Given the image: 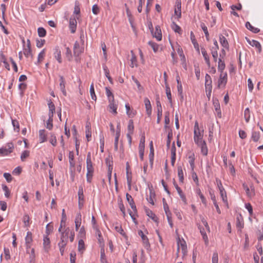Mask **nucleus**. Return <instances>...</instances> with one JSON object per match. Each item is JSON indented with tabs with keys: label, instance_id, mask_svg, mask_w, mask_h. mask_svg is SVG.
I'll return each mask as SVG.
<instances>
[{
	"label": "nucleus",
	"instance_id": "obj_1",
	"mask_svg": "<svg viewBox=\"0 0 263 263\" xmlns=\"http://www.w3.org/2000/svg\"><path fill=\"white\" fill-rule=\"evenodd\" d=\"M69 231L70 230L69 228H67L64 232H62L61 234L60 241L58 243V246L59 247L60 252L62 256L64 255L65 248L67 244Z\"/></svg>",
	"mask_w": 263,
	"mask_h": 263
},
{
	"label": "nucleus",
	"instance_id": "obj_2",
	"mask_svg": "<svg viewBox=\"0 0 263 263\" xmlns=\"http://www.w3.org/2000/svg\"><path fill=\"white\" fill-rule=\"evenodd\" d=\"M84 52V48L80 47V44L78 41H76L74 44L73 46V54L76 57V61H80L79 57Z\"/></svg>",
	"mask_w": 263,
	"mask_h": 263
},
{
	"label": "nucleus",
	"instance_id": "obj_3",
	"mask_svg": "<svg viewBox=\"0 0 263 263\" xmlns=\"http://www.w3.org/2000/svg\"><path fill=\"white\" fill-rule=\"evenodd\" d=\"M175 15L179 20L181 17V1L176 0L174 10Z\"/></svg>",
	"mask_w": 263,
	"mask_h": 263
},
{
	"label": "nucleus",
	"instance_id": "obj_4",
	"mask_svg": "<svg viewBox=\"0 0 263 263\" xmlns=\"http://www.w3.org/2000/svg\"><path fill=\"white\" fill-rule=\"evenodd\" d=\"M156 105L157 107V123L159 124L160 122L162 115V109L159 98L158 97L156 99Z\"/></svg>",
	"mask_w": 263,
	"mask_h": 263
},
{
	"label": "nucleus",
	"instance_id": "obj_5",
	"mask_svg": "<svg viewBox=\"0 0 263 263\" xmlns=\"http://www.w3.org/2000/svg\"><path fill=\"white\" fill-rule=\"evenodd\" d=\"M24 54L26 57L28 58L29 56H31V58H33V54L32 53V50L31 47V43L30 40L28 39L27 40V46L26 47L24 46Z\"/></svg>",
	"mask_w": 263,
	"mask_h": 263
},
{
	"label": "nucleus",
	"instance_id": "obj_6",
	"mask_svg": "<svg viewBox=\"0 0 263 263\" xmlns=\"http://www.w3.org/2000/svg\"><path fill=\"white\" fill-rule=\"evenodd\" d=\"M203 137V134H201L200 131L196 132L194 131V140L195 143L197 145H199L200 143H201L202 141H204V140H202Z\"/></svg>",
	"mask_w": 263,
	"mask_h": 263
},
{
	"label": "nucleus",
	"instance_id": "obj_7",
	"mask_svg": "<svg viewBox=\"0 0 263 263\" xmlns=\"http://www.w3.org/2000/svg\"><path fill=\"white\" fill-rule=\"evenodd\" d=\"M129 164L128 162L126 163V179L127 182L129 190L131 189V183H132V173L129 172Z\"/></svg>",
	"mask_w": 263,
	"mask_h": 263
},
{
	"label": "nucleus",
	"instance_id": "obj_8",
	"mask_svg": "<svg viewBox=\"0 0 263 263\" xmlns=\"http://www.w3.org/2000/svg\"><path fill=\"white\" fill-rule=\"evenodd\" d=\"M77 22L74 17H71L69 20V28L72 33H74L77 29Z\"/></svg>",
	"mask_w": 263,
	"mask_h": 263
},
{
	"label": "nucleus",
	"instance_id": "obj_9",
	"mask_svg": "<svg viewBox=\"0 0 263 263\" xmlns=\"http://www.w3.org/2000/svg\"><path fill=\"white\" fill-rule=\"evenodd\" d=\"M125 108L126 114L129 118H133L137 114V111L133 108H130V105L128 103L125 104Z\"/></svg>",
	"mask_w": 263,
	"mask_h": 263
},
{
	"label": "nucleus",
	"instance_id": "obj_10",
	"mask_svg": "<svg viewBox=\"0 0 263 263\" xmlns=\"http://www.w3.org/2000/svg\"><path fill=\"white\" fill-rule=\"evenodd\" d=\"M213 104L214 106L215 109L217 112V116L220 118L221 116V113L220 111V104L218 100L216 98H213Z\"/></svg>",
	"mask_w": 263,
	"mask_h": 263
},
{
	"label": "nucleus",
	"instance_id": "obj_11",
	"mask_svg": "<svg viewBox=\"0 0 263 263\" xmlns=\"http://www.w3.org/2000/svg\"><path fill=\"white\" fill-rule=\"evenodd\" d=\"M138 234L141 236L143 242L145 246V247L148 248L150 247V244L148 241V239L146 236H145L142 230L138 231Z\"/></svg>",
	"mask_w": 263,
	"mask_h": 263
},
{
	"label": "nucleus",
	"instance_id": "obj_12",
	"mask_svg": "<svg viewBox=\"0 0 263 263\" xmlns=\"http://www.w3.org/2000/svg\"><path fill=\"white\" fill-rule=\"evenodd\" d=\"M59 77H60V88L61 91L62 92V93L63 94V95L64 96H66L67 93H66V91L65 90L66 82H65V79H64V77L62 76H60Z\"/></svg>",
	"mask_w": 263,
	"mask_h": 263
},
{
	"label": "nucleus",
	"instance_id": "obj_13",
	"mask_svg": "<svg viewBox=\"0 0 263 263\" xmlns=\"http://www.w3.org/2000/svg\"><path fill=\"white\" fill-rule=\"evenodd\" d=\"M153 34L154 37H156L157 41H160L162 40V33L160 27L158 25L155 27V31Z\"/></svg>",
	"mask_w": 263,
	"mask_h": 263
},
{
	"label": "nucleus",
	"instance_id": "obj_14",
	"mask_svg": "<svg viewBox=\"0 0 263 263\" xmlns=\"http://www.w3.org/2000/svg\"><path fill=\"white\" fill-rule=\"evenodd\" d=\"M227 82V73L226 72L222 76V73L220 75L219 79L218 81V87L219 88L221 85L224 86Z\"/></svg>",
	"mask_w": 263,
	"mask_h": 263
},
{
	"label": "nucleus",
	"instance_id": "obj_15",
	"mask_svg": "<svg viewBox=\"0 0 263 263\" xmlns=\"http://www.w3.org/2000/svg\"><path fill=\"white\" fill-rule=\"evenodd\" d=\"M109 102L108 107L110 109V111H112L114 114H117V105L115 103L114 98L112 97V100H109Z\"/></svg>",
	"mask_w": 263,
	"mask_h": 263
},
{
	"label": "nucleus",
	"instance_id": "obj_16",
	"mask_svg": "<svg viewBox=\"0 0 263 263\" xmlns=\"http://www.w3.org/2000/svg\"><path fill=\"white\" fill-rule=\"evenodd\" d=\"M144 209L146 215L150 217L152 219H153L155 222H157L158 221V218L156 216V215L152 212V211H151L146 207H145Z\"/></svg>",
	"mask_w": 263,
	"mask_h": 263
},
{
	"label": "nucleus",
	"instance_id": "obj_17",
	"mask_svg": "<svg viewBox=\"0 0 263 263\" xmlns=\"http://www.w3.org/2000/svg\"><path fill=\"white\" fill-rule=\"evenodd\" d=\"M219 42L222 46L225 48L227 49H229V43L227 40V39L223 36L222 34H219Z\"/></svg>",
	"mask_w": 263,
	"mask_h": 263
},
{
	"label": "nucleus",
	"instance_id": "obj_18",
	"mask_svg": "<svg viewBox=\"0 0 263 263\" xmlns=\"http://www.w3.org/2000/svg\"><path fill=\"white\" fill-rule=\"evenodd\" d=\"M86 164L87 170L93 171L94 170L92 166V163L91 160L90 152H88L87 154L86 158Z\"/></svg>",
	"mask_w": 263,
	"mask_h": 263
},
{
	"label": "nucleus",
	"instance_id": "obj_19",
	"mask_svg": "<svg viewBox=\"0 0 263 263\" xmlns=\"http://www.w3.org/2000/svg\"><path fill=\"white\" fill-rule=\"evenodd\" d=\"M144 102L146 108V113L148 116H150L152 114V106L151 102L147 98H144Z\"/></svg>",
	"mask_w": 263,
	"mask_h": 263
},
{
	"label": "nucleus",
	"instance_id": "obj_20",
	"mask_svg": "<svg viewBox=\"0 0 263 263\" xmlns=\"http://www.w3.org/2000/svg\"><path fill=\"white\" fill-rule=\"evenodd\" d=\"M149 196L148 198H146V199L149 203H150L152 205H154V202L153 199L155 198V196H156L155 192L154 191V190L153 189L152 187L151 188L149 187Z\"/></svg>",
	"mask_w": 263,
	"mask_h": 263
},
{
	"label": "nucleus",
	"instance_id": "obj_21",
	"mask_svg": "<svg viewBox=\"0 0 263 263\" xmlns=\"http://www.w3.org/2000/svg\"><path fill=\"white\" fill-rule=\"evenodd\" d=\"M45 129H41L39 130V140L40 143H43L47 141V135L45 133Z\"/></svg>",
	"mask_w": 263,
	"mask_h": 263
},
{
	"label": "nucleus",
	"instance_id": "obj_22",
	"mask_svg": "<svg viewBox=\"0 0 263 263\" xmlns=\"http://www.w3.org/2000/svg\"><path fill=\"white\" fill-rule=\"evenodd\" d=\"M201 53L202 54V55L204 58V59L208 66L209 67H210L211 64H210V58L207 53L206 51L205 50V48L203 47H201Z\"/></svg>",
	"mask_w": 263,
	"mask_h": 263
},
{
	"label": "nucleus",
	"instance_id": "obj_23",
	"mask_svg": "<svg viewBox=\"0 0 263 263\" xmlns=\"http://www.w3.org/2000/svg\"><path fill=\"white\" fill-rule=\"evenodd\" d=\"M32 241V233L31 232H28L25 237V242L26 248L28 249L30 248V243Z\"/></svg>",
	"mask_w": 263,
	"mask_h": 263
},
{
	"label": "nucleus",
	"instance_id": "obj_24",
	"mask_svg": "<svg viewBox=\"0 0 263 263\" xmlns=\"http://www.w3.org/2000/svg\"><path fill=\"white\" fill-rule=\"evenodd\" d=\"M197 145L200 147L201 153L202 155L204 156H206L208 154V150L205 141H202L201 143Z\"/></svg>",
	"mask_w": 263,
	"mask_h": 263
},
{
	"label": "nucleus",
	"instance_id": "obj_25",
	"mask_svg": "<svg viewBox=\"0 0 263 263\" xmlns=\"http://www.w3.org/2000/svg\"><path fill=\"white\" fill-rule=\"evenodd\" d=\"M236 227L241 229L243 228L244 223L243 218L241 214H239L236 218Z\"/></svg>",
	"mask_w": 263,
	"mask_h": 263
},
{
	"label": "nucleus",
	"instance_id": "obj_26",
	"mask_svg": "<svg viewBox=\"0 0 263 263\" xmlns=\"http://www.w3.org/2000/svg\"><path fill=\"white\" fill-rule=\"evenodd\" d=\"M220 196L222 198V201L224 203H225L227 205V206H228V202L227 200V196L226 194V191H225L224 188H222L221 189L219 190Z\"/></svg>",
	"mask_w": 263,
	"mask_h": 263
},
{
	"label": "nucleus",
	"instance_id": "obj_27",
	"mask_svg": "<svg viewBox=\"0 0 263 263\" xmlns=\"http://www.w3.org/2000/svg\"><path fill=\"white\" fill-rule=\"evenodd\" d=\"M54 55L55 58L57 59V60L58 61V62L59 63H61L62 62V58H61V52L58 47H56L55 48L54 52Z\"/></svg>",
	"mask_w": 263,
	"mask_h": 263
},
{
	"label": "nucleus",
	"instance_id": "obj_28",
	"mask_svg": "<svg viewBox=\"0 0 263 263\" xmlns=\"http://www.w3.org/2000/svg\"><path fill=\"white\" fill-rule=\"evenodd\" d=\"M81 217H82V215L80 213H79L77 214V216H76V217L75 219V221H74L76 231H77L78 230V229L79 228V227L81 226V221H82Z\"/></svg>",
	"mask_w": 263,
	"mask_h": 263
},
{
	"label": "nucleus",
	"instance_id": "obj_29",
	"mask_svg": "<svg viewBox=\"0 0 263 263\" xmlns=\"http://www.w3.org/2000/svg\"><path fill=\"white\" fill-rule=\"evenodd\" d=\"M246 27L249 30H250L251 31H252V32L254 33H258L259 31H260V29L257 28H255L254 27H253L250 23V22H246Z\"/></svg>",
	"mask_w": 263,
	"mask_h": 263
},
{
	"label": "nucleus",
	"instance_id": "obj_30",
	"mask_svg": "<svg viewBox=\"0 0 263 263\" xmlns=\"http://www.w3.org/2000/svg\"><path fill=\"white\" fill-rule=\"evenodd\" d=\"M178 176L179 177V182L183 183L184 177L183 172L181 166H178L177 167Z\"/></svg>",
	"mask_w": 263,
	"mask_h": 263
},
{
	"label": "nucleus",
	"instance_id": "obj_31",
	"mask_svg": "<svg viewBox=\"0 0 263 263\" xmlns=\"http://www.w3.org/2000/svg\"><path fill=\"white\" fill-rule=\"evenodd\" d=\"M226 67L224 61L221 58L218 59V70L221 73L223 72Z\"/></svg>",
	"mask_w": 263,
	"mask_h": 263
},
{
	"label": "nucleus",
	"instance_id": "obj_32",
	"mask_svg": "<svg viewBox=\"0 0 263 263\" xmlns=\"http://www.w3.org/2000/svg\"><path fill=\"white\" fill-rule=\"evenodd\" d=\"M131 208L133 210V211L134 212V214H133V212L129 210V214L130 216V217L132 218V219L134 221V222L136 223L137 222H136V219L135 216H138L137 215V209H136V206L135 205V206H134V207H131Z\"/></svg>",
	"mask_w": 263,
	"mask_h": 263
},
{
	"label": "nucleus",
	"instance_id": "obj_33",
	"mask_svg": "<svg viewBox=\"0 0 263 263\" xmlns=\"http://www.w3.org/2000/svg\"><path fill=\"white\" fill-rule=\"evenodd\" d=\"M212 81L210 76L206 74L205 76V87H212Z\"/></svg>",
	"mask_w": 263,
	"mask_h": 263
},
{
	"label": "nucleus",
	"instance_id": "obj_34",
	"mask_svg": "<svg viewBox=\"0 0 263 263\" xmlns=\"http://www.w3.org/2000/svg\"><path fill=\"white\" fill-rule=\"evenodd\" d=\"M48 107H49V114L48 115H52L53 116L54 113L55 112V106L54 103L50 100L48 103Z\"/></svg>",
	"mask_w": 263,
	"mask_h": 263
},
{
	"label": "nucleus",
	"instance_id": "obj_35",
	"mask_svg": "<svg viewBox=\"0 0 263 263\" xmlns=\"http://www.w3.org/2000/svg\"><path fill=\"white\" fill-rule=\"evenodd\" d=\"M251 45L253 47H255L257 49L258 53H260L261 52V45L257 41L252 40Z\"/></svg>",
	"mask_w": 263,
	"mask_h": 263
},
{
	"label": "nucleus",
	"instance_id": "obj_36",
	"mask_svg": "<svg viewBox=\"0 0 263 263\" xmlns=\"http://www.w3.org/2000/svg\"><path fill=\"white\" fill-rule=\"evenodd\" d=\"M86 137L87 138V141H90L89 138L91 137V128L90 126V123H87L86 125Z\"/></svg>",
	"mask_w": 263,
	"mask_h": 263
},
{
	"label": "nucleus",
	"instance_id": "obj_37",
	"mask_svg": "<svg viewBox=\"0 0 263 263\" xmlns=\"http://www.w3.org/2000/svg\"><path fill=\"white\" fill-rule=\"evenodd\" d=\"M12 152V147H10L8 148H1L0 154L3 156L8 155L9 154Z\"/></svg>",
	"mask_w": 263,
	"mask_h": 263
},
{
	"label": "nucleus",
	"instance_id": "obj_38",
	"mask_svg": "<svg viewBox=\"0 0 263 263\" xmlns=\"http://www.w3.org/2000/svg\"><path fill=\"white\" fill-rule=\"evenodd\" d=\"M43 240H44L43 245H44V249H45V251L47 252L48 251V249L50 248V241L49 238L47 236H46L44 237Z\"/></svg>",
	"mask_w": 263,
	"mask_h": 263
},
{
	"label": "nucleus",
	"instance_id": "obj_39",
	"mask_svg": "<svg viewBox=\"0 0 263 263\" xmlns=\"http://www.w3.org/2000/svg\"><path fill=\"white\" fill-rule=\"evenodd\" d=\"M131 53H132V57L130 59V66L133 68L134 66H135L136 67L138 66L137 60L136 55L134 54V52L132 50L131 51Z\"/></svg>",
	"mask_w": 263,
	"mask_h": 263
},
{
	"label": "nucleus",
	"instance_id": "obj_40",
	"mask_svg": "<svg viewBox=\"0 0 263 263\" xmlns=\"http://www.w3.org/2000/svg\"><path fill=\"white\" fill-rule=\"evenodd\" d=\"M172 28L175 32L178 33L179 34L182 33L181 28L174 22L172 23Z\"/></svg>",
	"mask_w": 263,
	"mask_h": 263
},
{
	"label": "nucleus",
	"instance_id": "obj_41",
	"mask_svg": "<svg viewBox=\"0 0 263 263\" xmlns=\"http://www.w3.org/2000/svg\"><path fill=\"white\" fill-rule=\"evenodd\" d=\"M243 189L245 190L248 196L252 197L255 195L254 189H252V192H250L249 187L245 184H243Z\"/></svg>",
	"mask_w": 263,
	"mask_h": 263
},
{
	"label": "nucleus",
	"instance_id": "obj_42",
	"mask_svg": "<svg viewBox=\"0 0 263 263\" xmlns=\"http://www.w3.org/2000/svg\"><path fill=\"white\" fill-rule=\"evenodd\" d=\"M69 159L70 167H74L75 163L74 162V153L72 151L69 153Z\"/></svg>",
	"mask_w": 263,
	"mask_h": 263
},
{
	"label": "nucleus",
	"instance_id": "obj_43",
	"mask_svg": "<svg viewBox=\"0 0 263 263\" xmlns=\"http://www.w3.org/2000/svg\"><path fill=\"white\" fill-rule=\"evenodd\" d=\"M165 88H166V94L167 98L169 101L170 103L172 104V99L171 92L170 88L168 84H166L165 85Z\"/></svg>",
	"mask_w": 263,
	"mask_h": 263
},
{
	"label": "nucleus",
	"instance_id": "obj_44",
	"mask_svg": "<svg viewBox=\"0 0 263 263\" xmlns=\"http://www.w3.org/2000/svg\"><path fill=\"white\" fill-rule=\"evenodd\" d=\"M49 119L47 122L46 128L49 130H51L53 127L52 121L53 116L52 115H48Z\"/></svg>",
	"mask_w": 263,
	"mask_h": 263
},
{
	"label": "nucleus",
	"instance_id": "obj_45",
	"mask_svg": "<svg viewBox=\"0 0 263 263\" xmlns=\"http://www.w3.org/2000/svg\"><path fill=\"white\" fill-rule=\"evenodd\" d=\"M78 194L79 201H84V194H83V187L82 186H79Z\"/></svg>",
	"mask_w": 263,
	"mask_h": 263
},
{
	"label": "nucleus",
	"instance_id": "obj_46",
	"mask_svg": "<svg viewBox=\"0 0 263 263\" xmlns=\"http://www.w3.org/2000/svg\"><path fill=\"white\" fill-rule=\"evenodd\" d=\"M101 257H100V261L101 263H108L105 256V251L104 248H102L101 249Z\"/></svg>",
	"mask_w": 263,
	"mask_h": 263
},
{
	"label": "nucleus",
	"instance_id": "obj_47",
	"mask_svg": "<svg viewBox=\"0 0 263 263\" xmlns=\"http://www.w3.org/2000/svg\"><path fill=\"white\" fill-rule=\"evenodd\" d=\"M115 229L117 232H119L122 236H126V234L121 225L117 223L116 226L115 227Z\"/></svg>",
	"mask_w": 263,
	"mask_h": 263
},
{
	"label": "nucleus",
	"instance_id": "obj_48",
	"mask_svg": "<svg viewBox=\"0 0 263 263\" xmlns=\"http://www.w3.org/2000/svg\"><path fill=\"white\" fill-rule=\"evenodd\" d=\"M50 143L53 146H55L57 144L56 136L53 133H50V137L49 138Z\"/></svg>",
	"mask_w": 263,
	"mask_h": 263
},
{
	"label": "nucleus",
	"instance_id": "obj_49",
	"mask_svg": "<svg viewBox=\"0 0 263 263\" xmlns=\"http://www.w3.org/2000/svg\"><path fill=\"white\" fill-rule=\"evenodd\" d=\"M85 250V244L84 241L81 239L79 240L78 242V250L82 253Z\"/></svg>",
	"mask_w": 263,
	"mask_h": 263
},
{
	"label": "nucleus",
	"instance_id": "obj_50",
	"mask_svg": "<svg viewBox=\"0 0 263 263\" xmlns=\"http://www.w3.org/2000/svg\"><path fill=\"white\" fill-rule=\"evenodd\" d=\"M95 230L96 231V235L98 236L97 238H98V241L100 243H101L102 242H103V238L102 236L101 231L99 229L98 227H96V229H95Z\"/></svg>",
	"mask_w": 263,
	"mask_h": 263
},
{
	"label": "nucleus",
	"instance_id": "obj_51",
	"mask_svg": "<svg viewBox=\"0 0 263 263\" xmlns=\"http://www.w3.org/2000/svg\"><path fill=\"white\" fill-rule=\"evenodd\" d=\"M172 138H173L172 130L170 129V131H168V133L167 135V141H166V146L168 148H169L170 147L171 140H172Z\"/></svg>",
	"mask_w": 263,
	"mask_h": 263
},
{
	"label": "nucleus",
	"instance_id": "obj_52",
	"mask_svg": "<svg viewBox=\"0 0 263 263\" xmlns=\"http://www.w3.org/2000/svg\"><path fill=\"white\" fill-rule=\"evenodd\" d=\"M90 93L91 96V98L93 100L96 101L97 97L95 94V89L93 86V84L92 83L90 87Z\"/></svg>",
	"mask_w": 263,
	"mask_h": 263
},
{
	"label": "nucleus",
	"instance_id": "obj_53",
	"mask_svg": "<svg viewBox=\"0 0 263 263\" xmlns=\"http://www.w3.org/2000/svg\"><path fill=\"white\" fill-rule=\"evenodd\" d=\"M252 139L254 142H257L260 138V134L257 132H253L251 136Z\"/></svg>",
	"mask_w": 263,
	"mask_h": 263
},
{
	"label": "nucleus",
	"instance_id": "obj_54",
	"mask_svg": "<svg viewBox=\"0 0 263 263\" xmlns=\"http://www.w3.org/2000/svg\"><path fill=\"white\" fill-rule=\"evenodd\" d=\"M134 129V122L133 120H129L128 121V126H127V130L128 133H133Z\"/></svg>",
	"mask_w": 263,
	"mask_h": 263
},
{
	"label": "nucleus",
	"instance_id": "obj_55",
	"mask_svg": "<svg viewBox=\"0 0 263 263\" xmlns=\"http://www.w3.org/2000/svg\"><path fill=\"white\" fill-rule=\"evenodd\" d=\"M201 27L202 29L204 34H205V36L206 37V40L208 41H209L210 40L209 33L207 27L205 26V25H204V23H202L201 24Z\"/></svg>",
	"mask_w": 263,
	"mask_h": 263
},
{
	"label": "nucleus",
	"instance_id": "obj_56",
	"mask_svg": "<svg viewBox=\"0 0 263 263\" xmlns=\"http://www.w3.org/2000/svg\"><path fill=\"white\" fill-rule=\"evenodd\" d=\"M244 117L246 122H249L250 118V110L249 108L245 109L244 111Z\"/></svg>",
	"mask_w": 263,
	"mask_h": 263
},
{
	"label": "nucleus",
	"instance_id": "obj_57",
	"mask_svg": "<svg viewBox=\"0 0 263 263\" xmlns=\"http://www.w3.org/2000/svg\"><path fill=\"white\" fill-rule=\"evenodd\" d=\"M103 70L104 71L106 77L110 83H112V79L109 76V71L106 65H103Z\"/></svg>",
	"mask_w": 263,
	"mask_h": 263
},
{
	"label": "nucleus",
	"instance_id": "obj_58",
	"mask_svg": "<svg viewBox=\"0 0 263 263\" xmlns=\"http://www.w3.org/2000/svg\"><path fill=\"white\" fill-rule=\"evenodd\" d=\"M38 35L40 37H44L46 35V31L43 27H39L37 29Z\"/></svg>",
	"mask_w": 263,
	"mask_h": 263
},
{
	"label": "nucleus",
	"instance_id": "obj_59",
	"mask_svg": "<svg viewBox=\"0 0 263 263\" xmlns=\"http://www.w3.org/2000/svg\"><path fill=\"white\" fill-rule=\"evenodd\" d=\"M148 44L153 48L155 52H156L158 50L159 46L157 44L152 41H149Z\"/></svg>",
	"mask_w": 263,
	"mask_h": 263
},
{
	"label": "nucleus",
	"instance_id": "obj_60",
	"mask_svg": "<svg viewBox=\"0 0 263 263\" xmlns=\"http://www.w3.org/2000/svg\"><path fill=\"white\" fill-rule=\"evenodd\" d=\"M177 51H178V54H179L180 58H181V61L182 62H183V63H185V57L183 54V50H182V48H178Z\"/></svg>",
	"mask_w": 263,
	"mask_h": 263
},
{
	"label": "nucleus",
	"instance_id": "obj_61",
	"mask_svg": "<svg viewBox=\"0 0 263 263\" xmlns=\"http://www.w3.org/2000/svg\"><path fill=\"white\" fill-rule=\"evenodd\" d=\"M45 54V49H43L39 54L38 55V58H37V63H40L43 59H44V57Z\"/></svg>",
	"mask_w": 263,
	"mask_h": 263
},
{
	"label": "nucleus",
	"instance_id": "obj_62",
	"mask_svg": "<svg viewBox=\"0 0 263 263\" xmlns=\"http://www.w3.org/2000/svg\"><path fill=\"white\" fill-rule=\"evenodd\" d=\"M3 190L5 192V196L7 198H9L10 195V192L9 190V188L7 187V185L3 184L2 185Z\"/></svg>",
	"mask_w": 263,
	"mask_h": 263
},
{
	"label": "nucleus",
	"instance_id": "obj_63",
	"mask_svg": "<svg viewBox=\"0 0 263 263\" xmlns=\"http://www.w3.org/2000/svg\"><path fill=\"white\" fill-rule=\"evenodd\" d=\"M29 156V151L26 150L24 151L21 156V159L22 161H24L25 159L28 157Z\"/></svg>",
	"mask_w": 263,
	"mask_h": 263
},
{
	"label": "nucleus",
	"instance_id": "obj_64",
	"mask_svg": "<svg viewBox=\"0 0 263 263\" xmlns=\"http://www.w3.org/2000/svg\"><path fill=\"white\" fill-rule=\"evenodd\" d=\"M105 90H106V94L108 97V101L110 100H112V97L114 98V95L110 91V90L109 89L108 87H105Z\"/></svg>",
	"mask_w": 263,
	"mask_h": 263
}]
</instances>
